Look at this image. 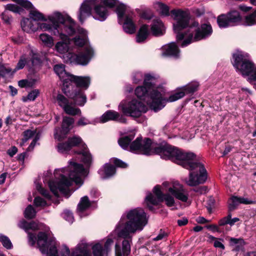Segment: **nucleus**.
Instances as JSON below:
<instances>
[{
    "mask_svg": "<svg viewBox=\"0 0 256 256\" xmlns=\"http://www.w3.org/2000/svg\"><path fill=\"white\" fill-rule=\"evenodd\" d=\"M163 56H172L178 57L180 50L175 42H172L163 48Z\"/></svg>",
    "mask_w": 256,
    "mask_h": 256,
    "instance_id": "nucleus-25",
    "label": "nucleus"
},
{
    "mask_svg": "<svg viewBox=\"0 0 256 256\" xmlns=\"http://www.w3.org/2000/svg\"><path fill=\"white\" fill-rule=\"evenodd\" d=\"M34 204L36 207H44L46 205V202L42 198L37 196L34 200Z\"/></svg>",
    "mask_w": 256,
    "mask_h": 256,
    "instance_id": "nucleus-49",
    "label": "nucleus"
},
{
    "mask_svg": "<svg viewBox=\"0 0 256 256\" xmlns=\"http://www.w3.org/2000/svg\"><path fill=\"white\" fill-rule=\"evenodd\" d=\"M242 17L238 11L232 10L226 14H221L217 18V23L220 28H226L241 22Z\"/></svg>",
    "mask_w": 256,
    "mask_h": 256,
    "instance_id": "nucleus-13",
    "label": "nucleus"
},
{
    "mask_svg": "<svg viewBox=\"0 0 256 256\" xmlns=\"http://www.w3.org/2000/svg\"><path fill=\"white\" fill-rule=\"evenodd\" d=\"M156 78L150 74H146L144 76V84L147 86L152 92L154 90H158L156 88Z\"/></svg>",
    "mask_w": 256,
    "mask_h": 256,
    "instance_id": "nucleus-30",
    "label": "nucleus"
},
{
    "mask_svg": "<svg viewBox=\"0 0 256 256\" xmlns=\"http://www.w3.org/2000/svg\"><path fill=\"white\" fill-rule=\"evenodd\" d=\"M90 122L88 120H87L85 118H81L78 121V126H85L86 125Z\"/></svg>",
    "mask_w": 256,
    "mask_h": 256,
    "instance_id": "nucleus-64",
    "label": "nucleus"
},
{
    "mask_svg": "<svg viewBox=\"0 0 256 256\" xmlns=\"http://www.w3.org/2000/svg\"><path fill=\"white\" fill-rule=\"evenodd\" d=\"M78 31L82 35V38H80V36L74 38V44L80 47L83 46V48L86 46H89L86 44V32L82 28H78Z\"/></svg>",
    "mask_w": 256,
    "mask_h": 256,
    "instance_id": "nucleus-28",
    "label": "nucleus"
},
{
    "mask_svg": "<svg viewBox=\"0 0 256 256\" xmlns=\"http://www.w3.org/2000/svg\"><path fill=\"white\" fill-rule=\"evenodd\" d=\"M18 152V148L15 146H12L8 150V154L10 156L12 157Z\"/></svg>",
    "mask_w": 256,
    "mask_h": 256,
    "instance_id": "nucleus-63",
    "label": "nucleus"
},
{
    "mask_svg": "<svg viewBox=\"0 0 256 256\" xmlns=\"http://www.w3.org/2000/svg\"><path fill=\"white\" fill-rule=\"evenodd\" d=\"M199 86V84L196 82L189 83L181 88L182 90L176 92L170 95L166 102H173L183 98L185 94H193L196 92Z\"/></svg>",
    "mask_w": 256,
    "mask_h": 256,
    "instance_id": "nucleus-16",
    "label": "nucleus"
},
{
    "mask_svg": "<svg viewBox=\"0 0 256 256\" xmlns=\"http://www.w3.org/2000/svg\"><path fill=\"white\" fill-rule=\"evenodd\" d=\"M40 38L43 44L48 47L51 48L54 45V40L52 36L46 34H42L40 36Z\"/></svg>",
    "mask_w": 256,
    "mask_h": 256,
    "instance_id": "nucleus-36",
    "label": "nucleus"
},
{
    "mask_svg": "<svg viewBox=\"0 0 256 256\" xmlns=\"http://www.w3.org/2000/svg\"><path fill=\"white\" fill-rule=\"evenodd\" d=\"M1 18L4 22L10 24L12 20V17L10 16L7 10H5L1 14Z\"/></svg>",
    "mask_w": 256,
    "mask_h": 256,
    "instance_id": "nucleus-51",
    "label": "nucleus"
},
{
    "mask_svg": "<svg viewBox=\"0 0 256 256\" xmlns=\"http://www.w3.org/2000/svg\"><path fill=\"white\" fill-rule=\"evenodd\" d=\"M21 27L24 32H35L38 28L37 26H35L32 21L28 18H24L21 22Z\"/></svg>",
    "mask_w": 256,
    "mask_h": 256,
    "instance_id": "nucleus-29",
    "label": "nucleus"
},
{
    "mask_svg": "<svg viewBox=\"0 0 256 256\" xmlns=\"http://www.w3.org/2000/svg\"><path fill=\"white\" fill-rule=\"evenodd\" d=\"M64 252L62 253V256H69L70 250L68 248L64 246ZM72 256H91L90 246L86 243L78 244Z\"/></svg>",
    "mask_w": 256,
    "mask_h": 256,
    "instance_id": "nucleus-20",
    "label": "nucleus"
},
{
    "mask_svg": "<svg viewBox=\"0 0 256 256\" xmlns=\"http://www.w3.org/2000/svg\"><path fill=\"white\" fill-rule=\"evenodd\" d=\"M158 6L162 15L164 16H168L170 15V8L167 5L159 2L158 3Z\"/></svg>",
    "mask_w": 256,
    "mask_h": 256,
    "instance_id": "nucleus-45",
    "label": "nucleus"
},
{
    "mask_svg": "<svg viewBox=\"0 0 256 256\" xmlns=\"http://www.w3.org/2000/svg\"><path fill=\"white\" fill-rule=\"evenodd\" d=\"M231 214L229 213L226 216L223 218L219 220L218 225L220 226H223L226 224H229V220H230V218H231Z\"/></svg>",
    "mask_w": 256,
    "mask_h": 256,
    "instance_id": "nucleus-56",
    "label": "nucleus"
},
{
    "mask_svg": "<svg viewBox=\"0 0 256 256\" xmlns=\"http://www.w3.org/2000/svg\"><path fill=\"white\" fill-rule=\"evenodd\" d=\"M91 206V204L87 196L82 197L78 206V210L80 212H84Z\"/></svg>",
    "mask_w": 256,
    "mask_h": 256,
    "instance_id": "nucleus-34",
    "label": "nucleus"
},
{
    "mask_svg": "<svg viewBox=\"0 0 256 256\" xmlns=\"http://www.w3.org/2000/svg\"><path fill=\"white\" fill-rule=\"evenodd\" d=\"M108 120H117L122 123L126 122V119L122 116H120L118 112L109 110L104 113L100 118L102 122H106Z\"/></svg>",
    "mask_w": 256,
    "mask_h": 256,
    "instance_id": "nucleus-24",
    "label": "nucleus"
},
{
    "mask_svg": "<svg viewBox=\"0 0 256 256\" xmlns=\"http://www.w3.org/2000/svg\"><path fill=\"white\" fill-rule=\"evenodd\" d=\"M14 73L10 68L0 62V74L2 78H4L9 74L12 75Z\"/></svg>",
    "mask_w": 256,
    "mask_h": 256,
    "instance_id": "nucleus-38",
    "label": "nucleus"
},
{
    "mask_svg": "<svg viewBox=\"0 0 256 256\" xmlns=\"http://www.w3.org/2000/svg\"><path fill=\"white\" fill-rule=\"evenodd\" d=\"M135 94L138 98L146 102L151 109L154 112L162 109L166 102L162 98V94L158 90L152 92L144 84L138 86L135 90Z\"/></svg>",
    "mask_w": 256,
    "mask_h": 256,
    "instance_id": "nucleus-8",
    "label": "nucleus"
},
{
    "mask_svg": "<svg viewBox=\"0 0 256 256\" xmlns=\"http://www.w3.org/2000/svg\"><path fill=\"white\" fill-rule=\"evenodd\" d=\"M51 24L42 23L40 28L44 30L53 31L54 34L58 36L60 38H68L76 32V24L69 16H64L60 12H56L50 18Z\"/></svg>",
    "mask_w": 256,
    "mask_h": 256,
    "instance_id": "nucleus-6",
    "label": "nucleus"
},
{
    "mask_svg": "<svg viewBox=\"0 0 256 256\" xmlns=\"http://www.w3.org/2000/svg\"><path fill=\"white\" fill-rule=\"evenodd\" d=\"M62 41L58 42L55 46V50L60 54H65L68 51L70 39L68 38H61Z\"/></svg>",
    "mask_w": 256,
    "mask_h": 256,
    "instance_id": "nucleus-26",
    "label": "nucleus"
},
{
    "mask_svg": "<svg viewBox=\"0 0 256 256\" xmlns=\"http://www.w3.org/2000/svg\"><path fill=\"white\" fill-rule=\"evenodd\" d=\"M6 10L12 12L14 13L20 14L22 11V8L14 4H8L6 6Z\"/></svg>",
    "mask_w": 256,
    "mask_h": 256,
    "instance_id": "nucleus-43",
    "label": "nucleus"
},
{
    "mask_svg": "<svg viewBox=\"0 0 256 256\" xmlns=\"http://www.w3.org/2000/svg\"><path fill=\"white\" fill-rule=\"evenodd\" d=\"M234 66L243 76H248L250 80H256V66L250 60L249 56L242 52L233 54Z\"/></svg>",
    "mask_w": 256,
    "mask_h": 256,
    "instance_id": "nucleus-10",
    "label": "nucleus"
},
{
    "mask_svg": "<svg viewBox=\"0 0 256 256\" xmlns=\"http://www.w3.org/2000/svg\"><path fill=\"white\" fill-rule=\"evenodd\" d=\"M31 62H32V66L34 67H36V66H40L42 62L40 58L36 54H34L32 55V56L31 58Z\"/></svg>",
    "mask_w": 256,
    "mask_h": 256,
    "instance_id": "nucleus-52",
    "label": "nucleus"
},
{
    "mask_svg": "<svg viewBox=\"0 0 256 256\" xmlns=\"http://www.w3.org/2000/svg\"><path fill=\"white\" fill-rule=\"evenodd\" d=\"M90 83L89 76H79L72 74L68 80V88H62L64 93L70 98L72 99L74 104L79 106H83L86 101V96L80 88L87 89Z\"/></svg>",
    "mask_w": 256,
    "mask_h": 256,
    "instance_id": "nucleus-7",
    "label": "nucleus"
},
{
    "mask_svg": "<svg viewBox=\"0 0 256 256\" xmlns=\"http://www.w3.org/2000/svg\"><path fill=\"white\" fill-rule=\"evenodd\" d=\"M104 172L105 174L104 178H109L113 176L116 173L115 167L109 164H106L104 166Z\"/></svg>",
    "mask_w": 256,
    "mask_h": 256,
    "instance_id": "nucleus-37",
    "label": "nucleus"
},
{
    "mask_svg": "<svg viewBox=\"0 0 256 256\" xmlns=\"http://www.w3.org/2000/svg\"><path fill=\"white\" fill-rule=\"evenodd\" d=\"M56 101L58 106L62 108L64 112L68 114L76 116L81 114L80 110L72 106L69 100L62 94H58L56 97Z\"/></svg>",
    "mask_w": 256,
    "mask_h": 256,
    "instance_id": "nucleus-17",
    "label": "nucleus"
},
{
    "mask_svg": "<svg viewBox=\"0 0 256 256\" xmlns=\"http://www.w3.org/2000/svg\"><path fill=\"white\" fill-rule=\"evenodd\" d=\"M116 6V12L120 20L124 17L127 10L126 6L119 4L116 0H85L82 4L79 10L78 18L81 22L91 14L92 10L94 9V18L100 21L104 20L108 14L106 7L110 8Z\"/></svg>",
    "mask_w": 256,
    "mask_h": 256,
    "instance_id": "nucleus-5",
    "label": "nucleus"
},
{
    "mask_svg": "<svg viewBox=\"0 0 256 256\" xmlns=\"http://www.w3.org/2000/svg\"><path fill=\"white\" fill-rule=\"evenodd\" d=\"M30 17L35 21L42 20L44 18L42 14L36 10H31Z\"/></svg>",
    "mask_w": 256,
    "mask_h": 256,
    "instance_id": "nucleus-44",
    "label": "nucleus"
},
{
    "mask_svg": "<svg viewBox=\"0 0 256 256\" xmlns=\"http://www.w3.org/2000/svg\"><path fill=\"white\" fill-rule=\"evenodd\" d=\"M168 192L174 196L177 199L186 202L188 199V194L183 188L182 186L178 182H174L172 186L168 188Z\"/></svg>",
    "mask_w": 256,
    "mask_h": 256,
    "instance_id": "nucleus-21",
    "label": "nucleus"
},
{
    "mask_svg": "<svg viewBox=\"0 0 256 256\" xmlns=\"http://www.w3.org/2000/svg\"><path fill=\"white\" fill-rule=\"evenodd\" d=\"M94 52L90 46H86L80 50L78 54H69L70 62L86 66L94 56Z\"/></svg>",
    "mask_w": 256,
    "mask_h": 256,
    "instance_id": "nucleus-14",
    "label": "nucleus"
},
{
    "mask_svg": "<svg viewBox=\"0 0 256 256\" xmlns=\"http://www.w3.org/2000/svg\"><path fill=\"white\" fill-rule=\"evenodd\" d=\"M170 13L174 19L176 20L173 26L174 32L176 34L177 40H181L186 38L182 44V47L192 42L206 38L212 33V30L210 24H204L200 27H198L199 24L196 21H194L190 26L188 30L183 32L189 26L190 12L187 10L177 9L172 10Z\"/></svg>",
    "mask_w": 256,
    "mask_h": 256,
    "instance_id": "nucleus-3",
    "label": "nucleus"
},
{
    "mask_svg": "<svg viewBox=\"0 0 256 256\" xmlns=\"http://www.w3.org/2000/svg\"><path fill=\"white\" fill-rule=\"evenodd\" d=\"M36 211L33 206L30 204L26 208L24 211V217L28 219H32L36 216Z\"/></svg>",
    "mask_w": 256,
    "mask_h": 256,
    "instance_id": "nucleus-40",
    "label": "nucleus"
},
{
    "mask_svg": "<svg viewBox=\"0 0 256 256\" xmlns=\"http://www.w3.org/2000/svg\"><path fill=\"white\" fill-rule=\"evenodd\" d=\"M87 175L86 170L81 164L75 162H70L68 168L56 170L54 172L56 178L58 180H50L48 186L52 192L56 196L58 192L68 198L70 196L69 187L73 182L76 184H82V178Z\"/></svg>",
    "mask_w": 256,
    "mask_h": 256,
    "instance_id": "nucleus-4",
    "label": "nucleus"
},
{
    "mask_svg": "<svg viewBox=\"0 0 256 256\" xmlns=\"http://www.w3.org/2000/svg\"><path fill=\"white\" fill-rule=\"evenodd\" d=\"M18 226L22 228L26 232H28V222L25 220H22L18 224Z\"/></svg>",
    "mask_w": 256,
    "mask_h": 256,
    "instance_id": "nucleus-61",
    "label": "nucleus"
},
{
    "mask_svg": "<svg viewBox=\"0 0 256 256\" xmlns=\"http://www.w3.org/2000/svg\"><path fill=\"white\" fill-rule=\"evenodd\" d=\"M28 234V242L30 246H34L35 244L36 238V235L32 233L27 232Z\"/></svg>",
    "mask_w": 256,
    "mask_h": 256,
    "instance_id": "nucleus-55",
    "label": "nucleus"
},
{
    "mask_svg": "<svg viewBox=\"0 0 256 256\" xmlns=\"http://www.w3.org/2000/svg\"><path fill=\"white\" fill-rule=\"evenodd\" d=\"M36 188L40 192V193L42 194V196H44V197L48 199L50 198V194L49 192L42 188L40 184H36Z\"/></svg>",
    "mask_w": 256,
    "mask_h": 256,
    "instance_id": "nucleus-48",
    "label": "nucleus"
},
{
    "mask_svg": "<svg viewBox=\"0 0 256 256\" xmlns=\"http://www.w3.org/2000/svg\"><path fill=\"white\" fill-rule=\"evenodd\" d=\"M133 138L134 136H132L121 138L118 140V144L123 149L128 150L130 148L129 144Z\"/></svg>",
    "mask_w": 256,
    "mask_h": 256,
    "instance_id": "nucleus-35",
    "label": "nucleus"
},
{
    "mask_svg": "<svg viewBox=\"0 0 256 256\" xmlns=\"http://www.w3.org/2000/svg\"><path fill=\"white\" fill-rule=\"evenodd\" d=\"M123 113L126 115L138 118L147 111V107L142 102L134 99L131 101L122 102L119 105Z\"/></svg>",
    "mask_w": 256,
    "mask_h": 256,
    "instance_id": "nucleus-11",
    "label": "nucleus"
},
{
    "mask_svg": "<svg viewBox=\"0 0 256 256\" xmlns=\"http://www.w3.org/2000/svg\"><path fill=\"white\" fill-rule=\"evenodd\" d=\"M54 70L63 82V88H68V80L71 74L67 72L65 70V66L63 64H58L54 66Z\"/></svg>",
    "mask_w": 256,
    "mask_h": 256,
    "instance_id": "nucleus-22",
    "label": "nucleus"
},
{
    "mask_svg": "<svg viewBox=\"0 0 256 256\" xmlns=\"http://www.w3.org/2000/svg\"><path fill=\"white\" fill-rule=\"evenodd\" d=\"M114 164L117 166L122 168H126L128 165L122 162V160L116 158L114 160Z\"/></svg>",
    "mask_w": 256,
    "mask_h": 256,
    "instance_id": "nucleus-60",
    "label": "nucleus"
},
{
    "mask_svg": "<svg viewBox=\"0 0 256 256\" xmlns=\"http://www.w3.org/2000/svg\"><path fill=\"white\" fill-rule=\"evenodd\" d=\"M26 63V60L24 58H21L18 61L15 70L13 71V72H15L17 70L22 69Z\"/></svg>",
    "mask_w": 256,
    "mask_h": 256,
    "instance_id": "nucleus-58",
    "label": "nucleus"
},
{
    "mask_svg": "<svg viewBox=\"0 0 256 256\" xmlns=\"http://www.w3.org/2000/svg\"><path fill=\"white\" fill-rule=\"evenodd\" d=\"M232 202L229 204V210H234L240 204L238 197L232 196L231 198Z\"/></svg>",
    "mask_w": 256,
    "mask_h": 256,
    "instance_id": "nucleus-47",
    "label": "nucleus"
},
{
    "mask_svg": "<svg viewBox=\"0 0 256 256\" xmlns=\"http://www.w3.org/2000/svg\"><path fill=\"white\" fill-rule=\"evenodd\" d=\"M125 14L124 22L123 24V28L126 33L132 34L136 32V24L134 22V13L131 12L124 14Z\"/></svg>",
    "mask_w": 256,
    "mask_h": 256,
    "instance_id": "nucleus-23",
    "label": "nucleus"
},
{
    "mask_svg": "<svg viewBox=\"0 0 256 256\" xmlns=\"http://www.w3.org/2000/svg\"><path fill=\"white\" fill-rule=\"evenodd\" d=\"M0 242L2 243L3 246L8 250L12 249L13 247L10 238L2 234H0Z\"/></svg>",
    "mask_w": 256,
    "mask_h": 256,
    "instance_id": "nucleus-39",
    "label": "nucleus"
},
{
    "mask_svg": "<svg viewBox=\"0 0 256 256\" xmlns=\"http://www.w3.org/2000/svg\"><path fill=\"white\" fill-rule=\"evenodd\" d=\"M162 27L163 24L161 20H154L153 24L151 26V30L152 34L154 36H160L162 34Z\"/></svg>",
    "mask_w": 256,
    "mask_h": 256,
    "instance_id": "nucleus-33",
    "label": "nucleus"
},
{
    "mask_svg": "<svg viewBox=\"0 0 256 256\" xmlns=\"http://www.w3.org/2000/svg\"><path fill=\"white\" fill-rule=\"evenodd\" d=\"M154 193L155 194V195L156 196V197L159 198V200H163L164 196V194L162 192H161L160 188L159 186H156L153 190Z\"/></svg>",
    "mask_w": 256,
    "mask_h": 256,
    "instance_id": "nucleus-54",
    "label": "nucleus"
},
{
    "mask_svg": "<svg viewBox=\"0 0 256 256\" xmlns=\"http://www.w3.org/2000/svg\"><path fill=\"white\" fill-rule=\"evenodd\" d=\"M37 245L42 254L48 256H58L54 240L48 239L46 232H38L37 236Z\"/></svg>",
    "mask_w": 256,
    "mask_h": 256,
    "instance_id": "nucleus-12",
    "label": "nucleus"
},
{
    "mask_svg": "<svg viewBox=\"0 0 256 256\" xmlns=\"http://www.w3.org/2000/svg\"><path fill=\"white\" fill-rule=\"evenodd\" d=\"M148 26L144 24L140 28L136 36V41L138 43L144 42L149 34Z\"/></svg>",
    "mask_w": 256,
    "mask_h": 256,
    "instance_id": "nucleus-27",
    "label": "nucleus"
},
{
    "mask_svg": "<svg viewBox=\"0 0 256 256\" xmlns=\"http://www.w3.org/2000/svg\"><path fill=\"white\" fill-rule=\"evenodd\" d=\"M36 134L35 130H28L23 132L24 138L22 139V142H26L29 139L32 138Z\"/></svg>",
    "mask_w": 256,
    "mask_h": 256,
    "instance_id": "nucleus-46",
    "label": "nucleus"
},
{
    "mask_svg": "<svg viewBox=\"0 0 256 256\" xmlns=\"http://www.w3.org/2000/svg\"><path fill=\"white\" fill-rule=\"evenodd\" d=\"M168 236V234L166 232L164 231L160 230L158 234L154 238V240L158 241L160 240H162Z\"/></svg>",
    "mask_w": 256,
    "mask_h": 256,
    "instance_id": "nucleus-59",
    "label": "nucleus"
},
{
    "mask_svg": "<svg viewBox=\"0 0 256 256\" xmlns=\"http://www.w3.org/2000/svg\"><path fill=\"white\" fill-rule=\"evenodd\" d=\"M18 84L20 88L30 87L32 86V83L27 80H20Z\"/></svg>",
    "mask_w": 256,
    "mask_h": 256,
    "instance_id": "nucleus-57",
    "label": "nucleus"
},
{
    "mask_svg": "<svg viewBox=\"0 0 256 256\" xmlns=\"http://www.w3.org/2000/svg\"><path fill=\"white\" fill-rule=\"evenodd\" d=\"M114 244V240L109 236L104 244V247L99 243L94 244L92 247L94 256H108Z\"/></svg>",
    "mask_w": 256,
    "mask_h": 256,
    "instance_id": "nucleus-18",
    "label": "nucleus"
},
{
    "mask_svg": "<svg viewBox=\"0 0 256 256\" xmlns=\"http://www.w3.org/2000/svg\"><path fill=\"white\" fill-rule=\"evenodd\" d=\"M159 154L164 160H170L183 168L190 171L189 179L186 180L190 186H196L204 183L206 178V171L204 165L198 161L196 155L192 152H184L168 144H154L152 154Z\"/></svg>",
    "mask_w": 256,
    "mask_h": 256,
    "instance_id": "nucleus-1",
    "label": "nucleus"
},
{
    "mask_svg": "<svg viewBox=\"0 0 256 256\" xmlns=\"http://www.w3.org/2000/svg\"><path fill=\"white\" fill-rule=\"evenodd\" d=\"M153 145L154 143L150 138H146L142 140V138H138L131 143L130 149L131 152L150 155L152 154Z\"/></svg>",
    "mask_w": 256,
    "mask_h": 256,
    "instance_id": "nucleus-15",
    "label": "nucleus"
},
{
    "mask_svg": "<svg viewBox=\"0 0 256 256\" xmlns=\"http://www.w3.org/2000/svg\"><path fill=\"white\" fill-rule=\"evenodd\" d=\"M240 204H253L255 203L254 201L250 200L248 198H238Z\"/></svg>",
    "mask_w": 256,
    "mask_h": 256,
    "instance_id": "nucleus-62",
    "label": "nucleus"
},
{
    "mask_svg": "<svg viewBox=\"0 0 256 256\" xmlns=\"http://www.w3.org/2000/svg\"><path fill=\"white\" fill-rule=\"evenodd\" d=\"M82 143V140L80 137L74 136L68 138L65 142L59 143L57 146L58 150L60 153H66L72 147L81 144L82 149L80 151H76L75 153L78 155L86 166H90L92 162V156L86 144Z\"/></svg>",
    "mask_w": 256,
    "mask_h": 256,
    "instance_id": "nucleus-9",
    "label": "nucleus"
},
{
    "mask_svg": "<svg viewBox=\"0 0 256 256\" xmlns=\"http://www.w3.org/2000/svg\"><path fill=\"white\" fill-rule=\"evenodd\" d=\"M63 218L69 222L72 223L74 222V216L72 212L69 210H65L62 214Z\"/></svg>",
    "mask_w": 256,
    "mask_h": 256,
    "instance_id": "nucleus-50",
    "label": "nucleus"
},
{
    "mask_svg": "<svg viewBox=\"0 0 256 256\" xmlns=\"http://www.w3.org/2000/svg\"><path fill=\"white\" fill-rule=\"evenodd\" d=\"M230 242L231 246H234L233 250L244 252L245 242L242 239L231 238Z\"/></svg>",
    "mask_w": 256,
    "mask_h": 256,
    "instance_id": "nucleus-31",
    "label": "nucleus"
},
{
    "mask_svg": "<svg viewBox=\"0 0 256 256\" xmlns=\"http://www.w3.org/2000/svg\"><path fill=\"white\" fill-rule=\"evenodd\" d=\"M74 122V119L68 116H64L63 118L62 123V130L58 132V130L56 129L54 133V138L60 141L64 139L70 130L72 128V124Z\"/></svg>",
    "mask_w": 256,
    "mask_h": 256,
    "instance_id": "nucleus-19",
    "label": "nucleus"
},
{
    "mask_svg": "<svg viewBox=\"0 0 256 256\" xmlns=\"http://www.w3.org/2000/svg\"><path fill=\"white\" fill-rule=\"evenodd\" d=\"M145 201L146 202L147 206L148 209L151 211H153L154 210V208L153 206H151L150 204L153 206H156L160 202H162V200H159V198L154 196L152 194L150 193L146 196Z\"/></svg>",
    "mask_w": 256,
    "mask_h": 256,
    "instance_id": "nucleus-32",
    "label": "nucleus"
},
{
    "mask_svg": "<svg viewBox=\"0 0 256 256\" xmlns=\"http://www.w3.org/2000/svg\"><path fill=\"white\" fill-rule=\"evenodd\" d=\"M256 19V11L246 16L245 18V22L247 26H252L255 24Z\"/></svg>",
    "mask_w": 256,
    "mask_h": 256,
    "instance_id": "nucleus-41",
    "label": "nucleus"
},
{
    "mask_svg": "<svg viewBox=\"0 0 256 256\" xmlns=\"http://www.w3.org/2000/svg\"><path fill=\"white\" fill-rule=\"evenodd\" d=\"M147 224L146 214L142 208L130 210L126 218L122 217L116 226L111 236L116 234L119 238H123L122 248L118 244H115L116 256H128L131 251L132 244V234L136 230H142Z\"/></svg>",
    "mask_w": 256,
    "mask_h": 256,
    "instance_id": "nucleus-2",
    "label": "nucleus"
},
{
    "mask_svg": "<svg viewBox=\"0 0 256 256\" xmlns=\"http://www.w3.org/2000/svg\"><path fill=\"white\" fill-rule=\"evenodd\" d=\"M164 200L166 201V204L168 206H172L174 203V200L173 197H172L168 194H164L163 198V200Z\"/></svg>",
    "mask_w": 256,
    "mask_h": 256,
    "instance_id": "nucleus-53",
    "label": "nucleus"
},
{
    "mask_svg": "<svg viewBox=\"0 0 256 256\" xmlns=\"http://www.w3.org/2000/svg\"><path fill=\"white\" fill-rule=\"evenodd\" d=\"M40 91L36 89L28 93L27 98H23L22 100L24 102H26L27 100H34L39 95Z\"/></svg>",
    "mask_w": 256,
    "mask_h": 256,
    "instance_id": "nucleus-42",
    "label": "nucleus"
}]
</instances>
